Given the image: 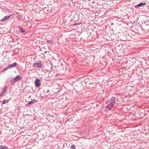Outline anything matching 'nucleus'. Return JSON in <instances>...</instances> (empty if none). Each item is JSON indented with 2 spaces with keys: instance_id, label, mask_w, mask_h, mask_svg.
<instances>
[{
  "instance_id": "7",
  "label": "nucleus",
  "mask_w": 149,
  "mask_h": 149,
  "mask_svg": "<svg viewBox=\"0 0 149 149\" xmlns=\"http://www.w3.org/2000/svg\"><path fill=\"white\" fill-rule=\"evenodd\" d=\"M14 79L15 80L17 81L18 80L22 79V77H21L20 75H17L16 77L14 78Z\"/></svg>"
},
{
  "instance_id": "3",
  "label": "nucleus",
  "mask_w": 149,
  "mask_h": 149,
  "mask_svg": "<svg viewBox=\"0 0 149 149\" xmlns=\"http://www.w3.org/2000/svg\"><path fill=\"white\" fill-rule=\"evenodd\" d=\"M113 106V104H111L110 103L108 102L107 105L106 106V110L107 111H109L112 108Z\"/></svg>"
},
{
  "instance_id": "9",
  "label": "nucleus",
  "mask_w": 149,
  "mask_h": 149,
  "mask_svg": "<svg viewBox=\"0 0 149 149\" xmlns=\"http://www.w3.org/2000/svg\"><path fill=\"white\" fill-rule=\"evenodd\" d=\"M36 100H35L33 99L32 101H30L29 102V103H28V105H31L33 104H34V103L36 102Z\"/></svg>"
},
{
  "instance_id": "5",
  "label": "nucleus",
  "mask_w": 149,
  "mask_h": 149,
  "mask_svg": "<svg viewBox=\"0 0 149 149\" xmlns=\"http://www.w3.org/2000/svg\"><path fill=\"white\" fill-rule=\"evenodd\" d=\"M12 15V14L9 15V16H6L5 17H4L1 20V21L2 22L4 21H6L10 17V16Z\"/></svg>"
},
{
  "instance_id": "2",
  "label": "nucleus",
  "mask_w": 149,
  "mask_h": 149,
  "mask_svg": "<svg viewBox=\"0 0 149 149\" xmlns=\"http://www.w3.org/2000/svg\"><path fill=\"white\" fill-rule=\"evenodd\" d=\"M17 63L15 62H14L13 64H11L10 65L8 66L7 68L4 69L3 71V72H4V71L7 70L8 69H10L12 68H15L16 65Z\"/></svg>"
},
{
  "instance_id": "1",
  "label": "nucleus",
  "mask_w": 149,
  "mask_h": 149,
  "mask_svg": "<svg viewBox=\"0 0 149 149\" xmlns=\"http://www.w3.org/2000/svg\"><path fill=\"white\" fill-rule=\"evenodd\" d=\"M33 65L36 68H40L43 67L42 61H40L38 62H36V63H34Z\"/></svg>"
},
{
  "instance_id": "17",
  "label": "nucleus",
  "mask_w": 149,
  "mask_h": 149,
  "mask_svg": "<svg viewBox=\"0 0 149 149\" xmlns=\"http://www.w3.org/2000/svg\"><path fill=\"white\" fill-rule=\"evenodd\" d=\"M71 148L72 149H76L75 147H74V146L73 145L71 146Z\"/></svg>"
},
{
  "instance_id": "10",
  "label": "nucleus",
  "mask_w": 149,
  "mask_h": 149,
  "mask_svg": "<svg viewBox=\"0 0 149 149\" xmlns=\"http://www.w3.org/2000/svg\"><path fill=\"white\" fill-rule=\"evenodd\" d=\"M19 29L20 31L23 33H24L25 32V30L23 28H21L20 27H19Z\"/></svg>"
},
{
  "instance_id": "15",
  "label": "nucleus",
  "mask_w": 149,
  "mask_h": 149,
  "mask_svg": "<svg viewBox=\"0 0 149 149\" xmlns=\"http://www.w3.org/2000/svg\"><path fill=\"white\" fill-rule=\"evenodd\" d=\"M6 93V92H5L4 93L3 92H2L0 95V96H3L4 94H5Z\"/></svg>"
},
{
  "instance_id": "12",
  "label": "nucleus",
  "mask_w": 149,
  "mask_h": 149,
  "mask_svg": "<svg viewBox=\"0 0 149 149\" xmlns=\"http://www.w3.org/2000/svg\"><path fill=\"white\" fill-rule=\"evenodd\" d=\"M16 81L15 80V79L14 78L12 79L10 81V83L12 84H14V83L16 82Z\"/></svg>"
},
{
  "instance_id": "14",
  "label": "nucleus",
  "mask_w": 149,
  "mask_h": 149,
  "mask_svg": "<svg viewBox=\"0 0 149 149\" xmlns=\"http://www.w3.org/2000/svg\"><path fill=\"white\" fill-rule=\"evenodd\" d=\"M7 86H6L3 89V92L4 93V92L7 89Z\"/></svg>"
},
{
  "instance_id": "6",
  "label": "nucleus",
  "mask_w": 149,
  "mask_h": 149,
  "mask_svg": "<svg viewBox=\"0 0 149 149\" xmlns=\"http://www.w3.org/2000/svg\"><path fill=\"white\" fill-rule=\"evenodd\" d=\"M109 103H110L111 104H113V105H114V104L115 103V97H112L110 101V102H109Z\"/></svg>"
},
{
  "instance_id": "13",
  "label": "nucleus",
  "mask_w": 149,
  "mask_h": 149,
  "mask_svg": "<svg viewBox=\"0 0 149 149\" xmlns=\"http://www.w3.org/2000/svg\"><path fill=\"white\" fill-rule=\"evenodd\" d=\"M85 77V76H81V75H80L79 76L78 79H81V78H84V77Z\"/></svg>"
},
{
  "instance_id": "8",
  "label": "nucleus",
  "mask_w": 149,
  "mask_h": 149,
  "mask_svg": "<svg viewBox=\"0 0 149 149\" xmlns=\"http://www.w3.org/2000/svg\"><path fill=\"white\" fill-rule=\"evenodd\" d=\"M146 4V3H139V4H137V5H136L135 6V7L136 8H138L140 7H141L143 5H145Z\"/></svg>"
},
{
  "instance_id": "16",
  "label": "nucleus",
  "mask_w": 149,
  "mask_h": 149,
  "mask_svg": "<svg viewBox=\"0 0 149 149\" xmlns=\"http://www.w3.org/2000/svg\"><path fill=\"white\" fill-rule=\"evenodd\" d=\"M0 149H5V146H0Z\"/></svg>"
},
{
  "instance_id": "18",
  "label": "nucleus",
  "mask_w": 149,
  "mask_h": 149,
  "mask_svg": "<svg viewBox=\"0 0 149 149\" xmlns=\"http://www.w3.org/2000/svg\"><path fill=\"white\" fill-rule=\"evenodd\" d=\"M52 40H47V42L49 43H50L51 42Z\"/></svg>"
},
{
  "instance_id": "4",
  "label": "nucleus",
  "mask_w": 149,
  "mask_h": 149,
  "mask_svg": "<svg viewBox=\"0 0 149 149\" xmlns=\"http://www.w3.org/2000/svg\"><path fill=\"white\" fill-rule=\"evenodd\" d=\"M40 80L39 79H37L34 82V84L36 87H38L40 85Z\"/></svg>"
},
{
  "instance_id": "11",
  "label": "nucleus",
  "mask_w": 149,
  "mask_h": 149,
  "mask_svg": "<svg viewBox=\"0 0 149 149\" xmlns=\"http://www.w3.org/2000/svg\"><path fill=\"white\" fill-rule=\"evenodd\" d=\"M9 100H7L5 99H4L3 101H2V103L3 104H4L5 103H6L8 102Z\"/></svg>"
}]
</instances>
